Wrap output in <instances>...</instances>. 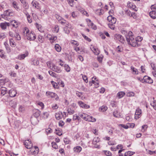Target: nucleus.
Returning <instances> with one entry per match:
<instances>
[{"instance_id": "54", "label": "nucleus", "mask_w": 156, "mask_h": 156, "mask_svg": "<svg viewBox=\"0 0 156 156\" xmlns=\"http://www.w3.org/2000/svg\"><path fill=\"white\" fill-rule=\"evenodd\" d=\"M52 132V130L50 128H48L46 129V132L47 134L51 133Z\"/></svg>"}, {"instance_id": "30", "label": "nucleus", "mask_w": 156, "mask_h": 156, "mask_svg": "<svg viewBox=\"0 0 156 156\" xmlns=\"http://www.w3.org/2000/svg\"><path fill=\"white\" fill-rule=\"evenodd\" d=\"M131 69L132 70L133 72L135 74H138V71L137 69L136 68H135L133 66H131Z\"/></svg>"}, {"instance_id": "46", "label": "nucleus", "mask_w": 156, "mask_h": 156, "mask_svg": "<svg viewBox=\"0 0 156 156\" xmlns=\"http://www.w3.org/2000/svg\"><path fill=\"white\" fill-rule=\"evenodd\" d=\"M48 73L51 76L54 77H56V74L55 73L51 71H49Z\"/></svg>"}, {"instance_id": "18", "label": "nucleus", "mask_w": 156, "mask_h": 156, "mask_svg": "<svg viewBox=\"0 0 156 156\" xmlns=\"http://www.w3.org/2000/svg\"><path fill=\"white\" fill-rule=\"evenodd\" d=\"M74 151L75 152L79 153L82 150V148L79 146H77L74 148Z\"/></svg>"}, {"instance_id": "22", "label": "nucleus", "mask_w": 156, "mask_h": 156, "mask_svg": "<svg viewBox=\"0 0 156 156\" xmlns=\"http://www.w3.org/2000/svg\"><path fill=\"white\" fill-rule=\"evenodd\" d=\"M52 70L58 73H60L61 72L60 68L56 66Z\"/></svg>"}, {"instance_id": "45", "label": "nucleus", "mask_w": 156, "mask_h": 156, "mask_svg": "<svg viewBox=\"0 0 156 156\" xmlns=\"http://www.w3.org/2000/svg\"><path fill=\"white\" fill-rule=\"evenodd\" d=\"M108 26L111 29L114 30L115 29V26L114 24L109 23L108 24Z\"/></svg>"}, {"instance_id": "49", "label": "nucleus", "mask_w": 156, "mask_h": 156, "mask_svg": "<svg viewBox=\"0 0 156 156\" xmlns=\"http://www.w3.org/2000/svg\"><path fill=\"white\" fill-rule=\"evenodd\" d=\"M48 64H49V65H50V67L51 69L52 70L56 66L55 65L52 63H49Z\"/></svg>"}, {"instance_id": "50", "label": "nucleus", "mask_w": 156, "mask_h": 156, "mask_svg": "<svg viewBox=\"0 0 156 156\" xmlns=\"http://www.w3.org/2000/svg\"><path fill=\"white\" fill-rule=\"evenodd\" d=\"M104 152L107 156H112V154L110 151H104Z\"/></svg>"}, {"instance_id": "4", "label": "nucleus", "mask_w": 156, "mask_h": 156, "mask_svg": "<svg viewBox=\"0 0 156 156\" xmlns=\"http://www.w3.org/2000/svg\"><path fill=\"white\" fill-rule=\"evenodd\" d=\"M114 39L115 40L119 41L120 42L123 43L124 40L123 37L121 35L119 34H115L114 36Z\"/></svg>"}, {"instance_id": "1", "label": "nucleus", "mask_w": 156, "mask_h": 156, "mask_svg": "<svg viewBox=\"0 0 156 156\" xmlns=\"http://www.w3.org/2000/svg\"><path fill=\"white\" fill-rule=\"evenodd\" d=\"M134 37L133 34L131 31H129L128 35L126 36V41L128 44L133 47H138L140 45L138 43L141 41L143 37L138 36L134 39Z\"/></svg>"}, {"instance_id": "59", "label": "nucleus", "mask_w": 156, "mask_h": 156, "mask_svg": "<svg viewBox=\"0 0 156 156\" xmlns=\"http://www.w3.org/2000/svg\"><path fill=\"white\" fill-rule=\"evenodd\" d=\"M82 36L84 38V39L86 40L87 41H88L89 42H90L91 41V40L90 38H88L87 36L84 35V34H82Z\"/></svg>"}, {"instance_id": "52", "label": "nucleus", "mask_w": 156, "mask_h": 156, "mask_svg": "<svg viewBox=\"0 0 156 156\" xmlns=\"http://www.w3.org/2000/svg\"><path fill=\"white\" fill-rule=\"evenodd\" d=\"M64 24V26H65V27H68L69 28H71V25L69 23L65 20V22Z\"/></svg>"}, {"instance_id": "42", "label": "nucleus", "mask_w": 156, "mask_h": 156, "mask_svg": "<svg viewBox=\"0 0 156 156\" xmlns=\"http://www.w3.org/2000/svg\"><path fill=\"white\" fill-rule=\"evenodd\" d=\"M68 27H65L63 28L64 31L65 33L68 34L69 33V30Z\"/></svg>"}, {"instance_id": "62", "label": "nucleus", "mask_w": 156, "mask_h": 156, "mask_svg": "<svg viewBox=\"0 0 156 156\" xmlns=\"http://www.w3.org/2000/svg\"><path fill=\"white\" fill-rule=\"evenodd\" d=\"M37 104L40 106L41 107V109H43L44 108V104L41 102H39L37 103Z\"/></svg>"}, {"instance_id": "16", "label": "nucleus", "mask_w": 156, "mask_h": 156, "mask_svg": "<svg viewBox=\"0 0 156 156\" xmlns=\"http://www.w3.org/2000/svg\"><path fill=\"white\" fill-rule=\"evenodd\" d=\"M91 50L93 51L95 55H98L100 53L99 49L95 47H93L91 48Z\"/></svg>"}, {"instance_id": "60", "label": "nucleus", "mask_w": 156, "mask_h": 156, "mask_svg": "<svg viewBox=\"0 0 156 156\" xmlns=\"http://www.w3.org/2000/svg\"><path fill=\"white\" fill-rule=\"evenodd\" d=\"M52 108L53 109H56L58 108V107L57 104H55L52 105Z\"/></svg>"}, {"instance_id": "2", "label": "nucleus", "mask_w": 156, "mask_h": 156, "mask_svg": "<svg viewBox=\"0 0 156 156\" xmlns=\"http://www.w3.org/2000/svg\"><path fill=\"white\" fill-rule=\"evenodd\" d=\"M25 33V35L27 36V38L28 40L30 41H34L35 40L36 38V36L33 31H31L30 33H29V30L26 27L25 28V30L24 33Z\"/></svg>"}, {"instance_id": "26", "label": "nucleus", "mask_w": 156, "mask_h": 156, "mask_svg": "<svg viewBox=\"0 0 156 156\" xmlns=\"http://www.w3.org/2000/svg\"><path fill=\"white\" fill-rule=\"evenodd\" d=\"M4 14L5 16H12V15L11 14H12L11 12H10L9 10H6L4 11Z\"/></svg>"}, {"instance_id": "43", "label": "nucleus", "mask_w": 156, "mask_h": 156, "mask_svg": "<svg viewBox=\"0 0 156 156\" xmlns=\"http://www.w3.org/2000/svg\"><path fill=\"white\" fill-rule=\"evenodd\" d=\"M151 11L156 12V5H152L151 6Z\"/></svg>"}, {"instance_id": "27", "label": "nucleus", "mask_w": 156, "mask_h": 156, "mask_svg": "<svg viewBox=\"0 0 156 156\" xmlns=\"http://www.w3.org/2000/svg\"><path fill=\"white\" fill-rule=\"evenodd\" d=\"M55 48L58 52H60L61 50V48L60 45L58 44H56L55 46Z\"/></svg>"}, {"instance_id": "10", "label": "nucleus", "mask_w": 156, "mask_h": 156, "mask_svg": "<svg viewBox=\"0 0 156 156\" xmlns=\"http://www.w3.org/2000/svg\"><path fill=\"white\" fill-rule=\"evenodd\" d=\"M78 103L80 106L83 108H90V106L89 105L84 104L82 101H79Z\"/></svg>"}, {"instance_id": "31", "label": "nucleus", "mask_w": 156, "mask_h": 156, "mask_svg": "<svg viewBox=\"0 0 156 156\" xmlns=\"http://www.w3.org/2000/svg\"><path fill=\"white\" fill-rule=\"evenodd\" d=\"M5 52L2 49H0V57L2 58H5V56L4 55Z\"/></svg>"}, {"instance_id": "58", "label": "nucleus", "mask_w": 156, "mask_h": 156, "mask_svg": "<svg viewBox=\"0 0 156 156\" xmlns=\"http://www.w3.org/2000/svg\"><path fill=\"white\" fill-rule=\"evenodd\" d=\"M70 43L72 44L76 45L77 46L79 45L77 41L75 40H71Z\"/></svg>"}, {"instance_id": "37", "label": "nucleus", "mask_w": 156, "mask_h": 156, "mask_svg": "<svg viewBox=\"0 0 156 156\" xmlns=\"http://www.w3.org/2000/svg\"><path fill=\"white\" fill-rule=\"evenodd\" d=\"M17 40H20L21 39V37L19 34L16 32H15V37Z\"/></svg>"}, {"instance_id": "35", "label": "nucleus", "mask_w": 156, "mask_h": 156, "mask_svg": "<svg viewBox=\"0 0 156 156\" xmlns=\"http://www.w3.org/2000/svg\"><path fill=\"white\" fill-rule=\"evenodd\" d=\"M19 110L20 112H23L25 110V108L23 106L20 105L19 107Z\"/></svg>"}, {"instance_id": "55", "label": "nucleus", "mask_w": 156, "mask_h": 156, "mask_svg": "<svg viewBox=\"0 0 156 156\" xmlns=\"http://www.w3.org/2000/svg\"><path fill=\"white\" fill-rule=\"evenodd\" d=\"M82 77L83 80L86 83H87L88 82L87 77L85 75H83Z\"/></svg>"}, {"instance_id": "38", "label": "nucleus", "mask_w": 156, "mask_h": 156, "mask_svg": "<svg viewBox=\"0 0 156 156\" xmlns=\"http://www.w3.org/2000/svg\"><path fill=\"white\" fill-rule=\"evenodd\" d=\"M38 39L39 41L41 43L43 42L44 40V38H43L42 36L41 35H39L38 36Z\"/></svg>"}, {"instance_id": "8", "label": "nucleus", "mask_w": 156, "mask_h": 156, "mask_svg": "<svg viewBox=\"0 0 156 156\" xmlns=\"http://www.w3.org/2000/svg\"><path fill=\"white\" fill-rule=\"evenodd\" d=\"M16 91L13 89H11L9 91V94L10 97H15L16 94Z\"/></svg>"}, {"instance_id": "56", "label": "nucleus", "mask_w": 156, "mask_h": 156, "mask_svg": "<svg viewBox=\"0 0 156 156\" xmlns=\"http://www.w3.org/2000/svg\"><path fill=\"white\" fill-rule=\"evenodd\" d=\"M92 82L95 85V87L97 88L98 87L99 83L98 81H95L94 80H92Z\"/></svg>"}, {"instance_id": "48", "label": "nucleus", "mask_w": 156, "mask_h": 156, "mask_svg": "<svg viewBox=\"0 0 156 156\" xmlns=\"http://www.w3.org/2000/svg\"><path fill=\"white\" fill-rule=\"evenodd\" d=\"M51 145L52 147L55 149H57L58 148V146L56 143L55 142H52L51 143Z\"/></svg>"}, {"instance_id": "40", "label": "nucleus", "mask_w": 156, "mask_h": 156, "mask_svg": "<svg viewBox=\"0 0 156 156\" xmlns=\"http://www.w3.org/2000/svg\"><path fill=\"white\" fill-rule=\"evenodd\" d=\"M99 141L100 139L98 137H95L93 140V143L94 144H96V143L99 142Z\"/></svg>"}, {"instance_id": "23", "label": "nucleus", "mask_w": 156, "mask_h": 156, "mask_svg": "<svg viewBox=\"0 0 156 156\" xmlns=\"http://www.w3.org/2000/svg\"><path fill=\"white\" fill-rule=\"evenodd\" d=\"M41 114V112L39 110H36L35 111L34 114V116L37 118L39 117Z\"/></svg>"}, {"instance_id": "11", "label": "nucleus", "mask_w": 156, "mask_h": 156, "mask_svg": "<svg viewBox=\"0 0 156 156\" xmlns=\"http://www.w3.org/2000/svg\"><path fill=\"white\" fill-rule=\"evenodd\" d=\"M96 120L95 118H93L92 116L87 115L85 121L94 122L96 121Z\"/></svg>"}, {"instance_id": "39", "label": "nucleus", "mask_w": 156, "mask_h": 156, "mask_svg": "<svg viewBox=\"0 0 156 156\" xmlns=\"http://www.w3.org/2000/svg\"><path fill=\"white\" fill-rule=\"evenodd\" d=\"M150 105L153 107L154 110H156V100L153 101L152 103H151Z\"/></svg>"}, {"instance_id": "57", "label": "nucleus", "mask_w": 156, "mask_h": 156, "mask_svg": "<svg viewBox=\"0 0 156 156\" xmlns=\"http://www.w3.org/2000/svg\"><path fill=\"white\" fill-rule=\"evenodd\" d=\"M151 65L154 71V72H156V66H155V64L152 63H151Z\"/></svg>"}, {"instance_id": "6", "label": "nucleus", "mask_w": 156, "mask_h": 156, "mask_svg": "<svg viewBox=\"0 0 156 156\" xmlns=\"http://www.w3.org/2000/svg\"><path fill=\"white\" fill-rule=\"evenodd\" d=\"M144 82L148 83H153V80L151 78L147 76H144L143 78Z\"/></svg>"}, {"instance_id": "51", "label": "nucleus", "mask_w": 156, "mask_h": 156, "mask_svg": "<svg viewBox=\"0 0 156 156\" xmlns=\"http://www.w3.org/2000/svg\"><path fill=\"white\" fill-rule=\"evenodd\" d=\"M0 27L3 29H5L6 28L5 23H2L0 24Z\"/></svg>"}, {"instance_id": "34", "label": "nucleus", "mask_w": 156, "mask_h": 156, "mask_svg": "<svg viewBox=\"0 0 156 156\" xmlns=\"http://www.w3.org/2000/svg\"><path fill=\"white\" fill-rule=\"evenodd\" d=\"M67 111H68V112L70 115H72L74 112V110L73 108H68Z\"/></svg>"}, {"instance_id": "5", "label": "nucleus", "mask_w": 156, "mask_h": 156, "mask_svg": "<svg viewBox=\"0 0 156 156\" xmlns=\"http://www.w3.org/2000/svg\"><path fill=\"white\" fill-rule=\"evenodd\" d=\"M47 37L50 41V43L51 44L53 43L54 41L57 39V37L56 36L51 35L50 34L47 35Z\"/></svg>"}, {"instance_id": "12", "label": "nucleus", "mask_w": 156, "mask_h": 156, "mask_svg": "<svg viewBox=\"0 0 156 156\" xmlns=\"http://www.w3.org/2000/svg\"><path fill=\"white\" fill-rule=\"evenodd\" d=\"M31 4L33 6L36 8L38 9L39 8V4L35 0H34L31 2Z\"/></svg>"}, {"instance_id": "25", "label": "nucleus", "mask_w": 156, "mask_h": 156, "mask_svg": "<svg viewBox=\"0 0 156 156\" xmlns=\"http://www.w3.org/2000/svg\"><path fill=\"white\" fill-rule=\"evenodd\" d=\"M107 109V107L106 106H102L101 107L99 108V110L100 111H101L102 112H104Z\"/></svg>"}, {"instance_id": "21", "label": "nucleus", "mask_w": 156, "mask_h": 156, "mask_svg": "<svg viewBox=\"0 0 156 156\" xmlns=\"http://www.w3.org/2000/svg\"><path fill=\"white\" fill-rule=\"evenodd\" d=\"M4 44L5 46V48L7 51V52L8 53H10L11 52V49L9 45L6 42H5L4 43Z\"/></svg>"}, {"instance_id": "7", "label": "nucleus", "mask_w": 156, "mask_h": 156, "mask_svg": "<svg viewBox=\"0 0 156 156\" xmlns=\"http://www.w3.org/2000/svg\"><path fill=\"white\" fill-rule=\"evenodd\" d=\"M29 53L28 51H26L25 52L24 54L19 55L18 56V59L20 60H22L24 59V58L28 56Z\"/></svg>"}, {"instance_id": "32", "label": "nucleus", "mask_w": 156, "mask_h": 156, "mask_svg": "<svg viewBox=\"0 0 156 156\" xmlns=\"http://www.w3.org/2000/svg\"><path fill=\"white\" fill-rule=\"evenodd\" d=\"M64 67L65 68V69L66 71L67 72H69L70 71V68L68 65L65 64L64 65Z\"/></svg>"}, {"instance_id": "63", "label": "nucleus", "mask_w": 156, "mask_h": 156, "mask_svg": "<svg viewBox=\"0 0 156 156\" xmlns=\"http://www.w3.org/2000/svg\"><path fill=\"white\" fill-rule=\"evenodd\" d=\"M116 19L114 17H113V18L112 20L111 21V23L114 24L116 23Z\"/></svg>"}, {"instance_id": "53", "label": "nucleus", "mask_w": 156, "mask_h": 156, "mask_svg": "<svg viewBox=\"0 0 156 156\" xmlns=\"http://www.w3.org/2000/svg\"><path fill=\"white\" fill-rule=\"evenodd\" d=\"M12 5L16 9H19V7L17 6V4L16 2L14 1L13 2Z\"/></svg>"}, {"instance_id": "44", "label": "nucleus", "mask_w": 156, "mask_h": 156, "mask_svg": "<svg viewBox=\"0 0 156 156\" xmlns=\"http://www.w3.org/2000/svg\"><path fill=\"white\" fill-rule=\"evenodd\" d=\"M39 61L37 60H34L33 61V64L34 66H37L39 64Z\"/></svg>"}, {"instance_id": "20", "label": "nucleus", "mask_w": 156, "mask_h": 156, "mask_svg": "<svg viewBox=\"0 0 156 156\" xmlns=\"http://www.w3.org/2000/svg\"><path fill=\"white\" fill-rule=\"evenodd\" d=\"M150 16L153 19H155L156 18V12L151 11L149 13Z\"/></svg>"}, {"instance_id": "13", "label": "nucleus", "mask_w": 156, "mask_h": 156, "mask_svg": "<svg viewBox=\"0 0 156 156\" xmlns=\"http://www.w3.org/2000/svg\"><path fill=\"white\" fill-rule=\"evenodd\" d=\"M46 94L47 96H48L52 98L55 97V95H56V94L50 91L46 92Z\"/></svg>"}, {"instance_id": "29", "label": "nucleus", "mask_w": 156, "mask_h": 156, "mask_svg": "<svg viewBox=\"0 0 156 156\" xmlns=\"http://www.w3.org/2000/svg\"><path fill=\"white\" fill-rule=\"evenodd\" d=\"M135 153L134 152L128 151L127 152L125 153L124 156H131Z\"/></svg>"}, {"instance_id": "41", "label": "nucleus", "mask_w": 156, "mask_h": 156, "mask_svg": "<svg viewBox=\"0 0 156 156\" xmlns=\"http://www.w3.org/2000/svg\"><path fill=\"white\" fill-rule=\"evenodd\" d=\"M23 4L24 8L26 9H28L29 8V5L26 1H24V3H22Z\"/></svg>"}, {"instance_id": "15", "label": "nucleus", "mask_w": 156, "mask_h": 156, "mask_svg": "<svg viewBox=\"0 0 156 156\" xmlns=\"http://www.w3.org/2000/svg\"><path fill=\"white\" fill-rule=\"evenodd\" d=\"M125 95V92L123 91H119L117 93V96L119 99H120L123 97Z\"/></svg>"}, {"instance_id": "17", "label": "nucleus", "mask_w": 156, "mask_h": 156, "mask_svg": "<svg viewBox=\"0 0 156 156\" xmlns=\"http://www.w3.org/2000/svg\"><path fill=\"white\" fill-rule=\"evenodd\" d=\"M1 94L2 96L4 95L7 92L6 88L5 87H1Z\"/></svg>"}, {"instance_id": "19", "label": "nucleus", "mask_w": 156, "mask_h": 156, "mask_svg": "<svg viewBox=\"0 0 156 156\" xmlns=\"http://www.w3.org/2000/svg\"><path fill=\"white\" fill-rule=\"evenodd\" d=\"M31 121L33 125H36L37 124V118L35 117L34 118H32L31 119Z\"/></svg>"}, {"instance_id": "61", "label": "nucleus", "mask_w": 156, "mask_h": 156, "mask_svg": "<svg viewBox=\"0 0 156 156\" xmlns=\"http://www.w3.org/2000/svg\"><path fill=\"white\" fill-rule=\"evenodd\" d=\"M134 93L131 92L127 93V96L129 97L133 96L134 95Z\"/></svg>"}, {"instance_id": "28", "label": "nucleus", "mask_w": 156, "mask_h": 156, "mask_svg": "<svg viewBox=\"0 0 156 156\" xmlns=\"http://www.w3.org/2000/svg\"><path fill=\"white\" fill-rule=\"evenodd\" d=\"M26 16L27 17V20L29 23H31L32 22V19L31 16L28 13L26 14Z\"/></svg>"}, {"instance_id": "24", "label": "nucleus", "mask_w": 156, "mask_h": 156, "mask_svg": "<svg viewBox=\"0 0 156 156\" xmlns=\"http://www.w3.org/2000/svg\"><path fill=\"white\" fill-rule=\"evenodd\" d=\"M9 43L10 45L12 47H15L16 45V43L14 42L12 38H10L9 39Z\"/></svg>"}, {"instance_id": "36", "label": "nucleus", "mask_w": 156, "mask_h": 156, "mask_svg": "<svg viewBox=\"0 0 156 156\" xmlns=\"http://www.w3.org/2000/svg\"><path fill=\"white\" fill-rule=\"evenodd\" d=\"M51 83L52 84V85L53 87L54 88L57 89L58 88V86L57 83H56L53 81H51Z\"/></svg>"}, {"instance_id": "47", "label": "nucleus", "mask_w": 156, "mask_h": 156, "mask_svg": "<svg viewBox=\"0 0 156 156\" xmlns=\"http://www.w3.org/2000/svg\"><path fill=\"white\" fill-rule=\"evenodd\" d=\"M55 117L56 119L57 120H59L61 118L60 114L59 113H55Z\"/></svg>"}, {"instance_id": "33", "label": "nucleus", "mask_w": 156, "mask_h": 156, "mask_svg": "<svg viewBox=\"0 0 156 156\" xmlns=\"http://www.w3.org/2000/svg\"><path fill=\"white\" fill-rule=\"evenodd\" d=\"M87 115V114L84 113L79 114L80 117L83 118L85 120H86Z\"/></svg>"}, {"instance_id": "64", "label": "nucleus", "mask_w": 156, "mask_h": 156, "mask_svg": "<svg viewBox=\"0 0 156 156\" xmlns=\"http://www.w3.org/2000/svg\"><path fill=\"white\" fill-rule=\"evenodd\" d=\"M44 116L43 117L44 118H47L48 117V116L49 115V114L48 112H44L43 114Z\"/></svg>"}, {"instance_id": "3", "label": "nucleus", "mask_w": 156, "mask_h": 156, "mask_svg": "<svg viewBox=\"0 0 156 156\" xmlns=\"http://www.w3.org/2000/svg\"><path fill=\"white\" fill-rule=\"evenodd\" d=\"M24 144L26 147L28 149L31 148L33 147V144L30 140L29 139L25 140L24 141Z\"/></svg>"}, {"instance_id": "9", "label": "nucleus", "mask_w": 156, "mask_h": 156, "mask_svg": "<svg viewBox=\"0 0 156 156\" xmlns=\"http://www.w3.org/2000/svg\"><path fill=\"white\" fill-rule=\"evenodd\" d=\"M141 110L139 108H137L136 111L135 115V118L136 119H138L139 118V116L141 115Z\"/></svg>"}, {"instance_id": "14", "label": "nucleus", "mask_w": 156, "mask_h": 156, "mask_svg": "<svg viewBox=\"0 0 156 156\" xmlns=\"http://www.w3.org/2000/svg\"><path fill=\"white\" fill-rule=\"evenodd\" d=\"M11 24L12 25L13 27L16 28H17L19 25L18 22L15 20L11 21Z\"/></svg>"}]
</instances>
